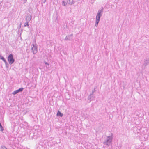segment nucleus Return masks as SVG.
<instances>
[{
	"mask_svg": "<svg viewBox=\"0 0 149 149\" xmlns=\"http://www.w3.org/2000/svg\"><path fill=\"white\" fill-rule=\"evenodd\" d=\"M42 3H45V2L46 1V0H42Z\"/></svg>",
	"mask_w": 149,
	"mask_h": 149,
	"instance_id": "obj_18",
	"label": "nucleus"
},
{
	"mask_svg": "<svg viewBox=\"0 0 149 149\" xmlns=\"http://www.w3.org/2000/svg\"><path fill=\"white\" fill-rule=\"evenodd\" d=\"M21 24H21V23H20V26H20V27H21Z\"/></svg>",
	"mask_w": 149,
	"mask_h": 149,
	"instance_id": "obj_20",
	"label": "nucleus"
},
{
	"mask_svg": "<svg viewBox=\"0 0 149 149\" xmlns=\"http://www.w3.org/2000/svg\"><path fill=\"white\" fill-rule=\"evenodd\" d=\"M31 19V15L28 14L27 15L26 17V22H29Z\"/></svg>",
	"mask_w": 149,
	"mask_h": 149,
	"instance_id": "obj_8",
	"label": "nucleus"
},
{
	"mask_svg": "<svg viewBox=\"0 0 149 149\" xmlns=\"http://www.w3.org/2000/svg\"><path fill=\"white\" fill-rule=\"evenodd\" d=\"M0 59L2 60L4 62L6 61L3 56L1 57Z\"/></svg>",
	"mask_w": 149,
	"mask_h": 149,
	"instance_id": "obj_16",
	"label": "nucleus"
},
{
	"mask_svg": "<svg viewBox=\"0 0 149 149\" xmlns=\"http://www.w3.org/2000/svg\"><path fill=\"white\" fill-rule=\"evenodd\" d=\"M0 128L1 129V131H2L4 130L3 127L2 126L1 124L0 123Z\"/></svg>",
	"mask_w": 149,
	"mask_h": 149,
	"instance_id": "obj_13",
	"label": "nucleus"
},
{
	"mask_svg": "<svg viewBox=\"0 0 149 149\" xmlns=\"http://www.w3.org/2000/svg\"><path fill=\"white\" fill-rule=\"evenodd\" d=\"M73 34H71L67 36L65 38V40H72V38Z\"/></svg>",
	"mask_w": 149,
	"mask_h": 149,
	"instance_id": "obj_7",
	"label": "nucleus"
},
{
	"mask_svg": "<svg viewBox=\"0 0 149 149\" xmlns=\"http://www.w3.org/2000/svg\"><path fill=\"white\" fill-rule=\"evenodd\" d=\"M69 4H74L73 0H69V2H68Z\"/></svg>",
	"mask_w": 149,
	"mask_h": 149,
	"instance_id": "obj_12",
	"label": "nucleus"
},
{
	"mask_svg": "<svg viewBox=\"0 0 149 149\" xmlns=\"http://www.w3.org/2000/svg\"><path fill=\"white\" fill-rule=\"evenodd\" d=\"M8 60L9 64L11 65L15 61V59L13 58V55L12 54H10L8 57Z\"/></svg>",
	"mask_w": 149,
	"mask_h": 149,
	"instance_id": "obj_2",
	"label": "nucleus"
},
{
	"mask_svg": "<svg viewBox=\"0 0 149 149\" xmlns=\"http://www.w3.org/2000/svg\"><path fill=\"white\" fill-rule=\"evenodd\" d=\"M93 91H94V92L96 91V90H95V88L94 89V90H93Z\"/></svg>",
	"mask_w": 149,
	"mask_h": 149,
	"instance_id": "obj_21",
	"label": "nucleus"
},
{
	"mask_svg": "<svg viewBox=\"0 0 149 149\" xmlns=\"http://www.w3.org/2000/svg\"><path fill=\"white\" fill-rule=\"evenodd\" d=\"M2 56H1L0 55V59H1V57H2Z\"/></svg>",
	"mask_w": 149,
	"mask_h": 149,
	"instance_id": "obj_22",
	"label": "nucleus"
},
{
	"mask_svg": "<svg viewBox=\"0 0 149 149\" xmlns=\"http://www.w3.org/2000/svg\"><path fill=\"white\" fill-rule=\"evenodd\" d=\"M103 12V8L102 7V9L99 10H98L96 17V22L95 26L96 27L97 26L100 20L101 17L102 16Z\"/></svg>",
	"mask_w": 149,
	"mask_h": 149,
	"instance_id": "obj_1",
	"label": "nucleus"
},
{
	"mask_svg": "<svg viewBox=\"0 0 149 149\" xmlns=\"http://www.w3.org/2000/svg\"><path fill=\"white\" fill-rule=\"evenodd\" d=\"M4 63H5V64L6 67V68H8V67H9V64H8V63L7 62V61H5L4 62Z\"/></svg>",
	"mask_w": 149,
	"mask_h": 149,
	"instance_id": "obj_15",
	"label": "nucleus"
},
{
	"mask_svg": "<svg viewBox=\"0 0 149 149\" xmlns=\"http://www.w3.org/2000/svg\"><path fill=\"white\" fill-rule=\"evenodd\" d=\"M149 64V58H146L144 60V63L142 65V68L144 70L146 68V66Z\"/></svg>",
	"mask_w": 149,
	"mask_h": 149,
	"instance_id": "obj_3",
	"label": "nucleus"
},
{
	"mask_svg": "<svg viewBox=\"0 0 149 149\" xmlns=\"http://www.w3.org/2000/svg\"><path fill=\"white\" fill-rule=\"evenodd\" d=\"M57 116H60L61 117H62L63 116V114L61 113L59 111H58Z\"/></svg>",
	"mask_w": 149,
	"mask_h": 149,
	"instance_id": "obj_10",
	"label": "nucleus"
},
{
	"mask_svg": "<svg viewBox=\"0 0 149 149\" xmlns=\"http://www.w3.org/2000/svg\"><path fill=\"white\" fill-rule=\"evenodd\" d=\"M107 137L109 139H108L106 140V142H104V143L106 145L109 146V143L112 142L113 138L112 137V136H108Z\"/></svg>",
	"mask_w": 149,
	"mask_h": 149,
	"instance_id": "obj_4",
	"label": "nucleus"
},
{
	"mask_svg": "<svg viewBox=\"0 0 149 149\" xmlns=\"http://www.w3.org/2000/svg\"><path fill=\"white\" fill-rule=\"evenodd\" d=\"M94 93V91H92V93H90V95L88 97V99L90 100V101H91V100H92L91 96H92V95Z\"/></svg>",
	"mask_w": 149,
	"mask_h": 149,
	"instance_id": "obj_9",
	"label": "nucleus"
},
{
	"mask_svg": "<svg viewBox=\"0 0 149 149\" xmlns=\"http://www.w3.org/2000/svg\"><path fill=\"white\" fill-rule=\"evenodd\" d=\"M26 0H25V1H26Z\"/></svg>",
	"mask_w": 149,
	"mask_h": 149,
	"instance_id": "obj_23",
	"label": "nucleus"
},
{
	"mask_svg": "<svg viewBox=\"0 0 149 149\" xmlns=\"http://www.w3.org/2000/svg\"><path fill=\"white\" fill-rule=\"evenodd\" d=\"M67 4V3L64 1H63L62 2V4L63 6H65Z\"/></svg>",
	"mask_w": 149,
	"mask_h": 149,
	"instance_id": "obj_14",
	"label": "nucleus"
},
{
	"mask_svg": "<svg viewBox=\"0 0 149 149\" xmlns=\"http://www.w3.org/2000/svg\"><path fill=\"white\" fill-rule=\"evenodd\" d=\"M2 149H7L6 147L5 146L2 147Z\"/></svg>",
	"mask_w": 149,
	"mask_h": 149,
	"instance_id": "obj_17",
	"label": "nucleus"
},
{
	"mask_svg": "<svg viewBox=\"0 0 149 149\" xmlns=\"http://www.w3.org/2000/svg\"><path fill=\"white\" fill-rule=\"evenodd\" d=\"M45 65H49V64L48 63H47V62H45Z\"/></svg>",
	"mask_w": 149,
	"mask_h": 149,
	"instance_id": "obj_19",
	"label": "nucleus"
},
{
	"mask_svg": "<svg viewBox=\"0 0 149 149\" xmlns=\"http://www.w3.org/2000/svg\"><path fill=\"white\" fill-rule=\"evenodd\" d=\"M23 89L24 88H20L14 91L12 93V94L14 95H15L16 94H17V93L19 92H22L23 91Z\"/></svg>",
	"mask_w": 149,
	"mask_h": 149,
	"instance_id": "obj_6",
	"label": "nucleus"
},
{
	"mask_svg": "<svg viewBox=\"0 0 149 149\" xmlns=\"http://www.w3.org/2000/svg\"><path fill=\"white\" fill-rule=\"evenodd\" d=\"M29 22H25L24 24V27L25 26H27L29 27Z\"/></svg>",
	"mask_w": 149,
	"mask_h": 149,
	"instance_id": "obj_11",
	"label": "nucleus"
},
{
	"mask_svg": "<svg viewBox=\"0 0 149 149\" xmlns=\"http://www.w3.org/2000/svg\"><path fill=\"white\" fill-rule=\"evenodd\" d=\"M32 45L33 46V47L31 48V50H32V51L33 54H35L37 52V46L36 45H35L34 44H33Z\"/></svg>",
	"mask_w": 149,
	"mask_h": 149,
	"instance_id": "obj_5",
	"label": "nucleus"
}]
</instances>
